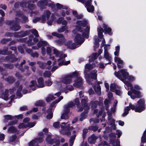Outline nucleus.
Returning <instances> with one entry per match:
<instances>
[{
    "mask_svg": "<svg viewBox=\"0 0 146 146\" xmlns=\"http://www.w3.org/2000/svg\"><path fill=\"white\" fill-rule=\"evenodd\" d=\"M115 75L125 84V88L126 90H128L130 89L131 90V91H129L127 94L130 96L132 99H134L136 98H139L141 97L140 92L138 91L132 89L133 85L131 83L126 80L127 79L130 82L134 81L135 80V78L134 76H129L128 73L125 69L120 70L117 72H115Z\"/></svg>",
    "mask_w": 146,
    "mask_h": 146,
    "instance_id": "f257e3e1",
    "label": "nucleus"
},
{
    "mask_svg": "<svg viewBox=\"0 0 146 146\" xmlns=\"http://www.w3.org/2000/svg\"><path fill=\"white\" fill-rule=\"evenodd\" d=\"M76 24L77 25L72 31L75 34L74 40L77 45H81L84 41L83 37L87 38H88L90 27L88 26H86V29L84 30H82V27H85L88 24L87 21L85 20L78 21L76 22Z\"/></svg>",
    "mask_w": 146,
    "mask_h": 146,
    "instance_id": "f03ea898",
    "label": "nucleus"
},
{
    "mask_svg": "<svg viewBox=\"0 0 146 146\" xmlns=\"http://www.w3.org/2000/svg\"><path fill=\"white\" fill-rule=\"evenodd\" d=\"M79 74L75 71L70 74L64 76L60 80L61 82L67 84H70L72 82V78L74 79V86L76 88L81 86L82 84V78L79 76Z\"/></svg>",
    "mask_w": 146,
    "mask_h": 146,
    "instance_id": "7ed1b4c3",
    "label": "nucleus"
},
{
    "mask_svg": "<svg viewBox=\"0 0 146 146\" xmlns=\"http://www.w3.org/2000/svg\"><path fill=\"white\" fill-rule=\"evenodd\" d=\"M145 102L143 100L140 99L137 102V105L135 107L134 105L130 103L129 106L126 107L124 109V112L122 114V116H124L129 113L130 109L132 110H135L136 112H141L145 109Z\"/></svg>",
    "mask_w": 146,
    "mask_h": 146,
    "instance_id": "20e7f679",
    "label": "nucleus"
},
{
    "mask_svg": "<svg viewBox=\"0 0 146 146\" xmlns=\"http://www.w3.org/2000/svg\"><path fill=\"white\" fill-rule=\"evenodd\" d=\"M95 66V65L92 64L91 65L90 63L86 64L85 66L84 74L85 78L87 82L89 84H90L91 83L90 81L91 79L93 80L96 79L97 78V71L96 70H94L90 72L89 74H87V73L88 70L93 68Z\"/></svg>",
    "mask_w": 146,
    "mask_h": 146,
    "instance_id": "39448f33",
    "label": "nucleus"
},
{
    "mask_svg": "<svg viewBox=\"0 0 146 146\" xmlns=\"http://www.w3.org/2000/svg\"><path fill=\"white\" fill-rule=\"evenodd\" d=\"M37 0H32V1H30V2H27L25 1H23L22 2H17L16 3L15 5V7H18L19 5L23 7H26V9L25 10L27 11V9H31L32 10L34 9L35 8V5L33 4L30 3L31 2H32L34 3Z\"/></svg>",
    "mask_w": 146,
    "mask_h": 146,
    "instance_id": "423d86ee",
    "label": "nucleus"
},
{
    "mask_svg": "<svg viewBox=\"0 0 146 146\" xmlns=\"http://www.w3.org/2000/svg\"><path fill=\"white\" fill-rule=\"evenodd\" d=\"M62 124L60 125L62 129L60 133L63 135H70L71 131L74 128L72 126L70 127L68 122H62Z\"/></svg>",
    "mask_w": 146,
    "mask_h": 146,
    "instance_id": "0eeeda50",
    "label": "nucleus"
},
{
    "mask_svg": "<svg viewBox=\"0 0 146 146\" xmlns=\"http://www.w3.org/2000/svg\"><path fill=\"white\" fill-rule=\"evenodd\" d=\"M53 3L52 2L50 3L49 1L46 0H42L38 2L37 6L40 7L41 10L45 9L47 6L50 7L52 9H54L55 6Z\"/></svg>",
    "mask_w": 146,
    "mask_h": 146,
    "instance_id": "6e6552de",
    "label": "nucleus"
},
{
    "mask_svg": "<svg viewBox=\"0 0 146 146\" xmlns=\"http://www.w3.org/2000/svg\"><path fill=\"white\" fill-rule=\"evenodd\" d=\"M74 105V104L72 102H70L64 106V112L61 117L62 119H67L68 118V113L69 112V108H71Z\"/></svg>",
    "mask_w": 146,
    "mask_h": 146,
    "instance_id": "1a4fd4ad",
    "label": "nucleus"
},
{
    "mask_svg": "<svg viewBox=\"0 0 146 146\" xmlns=\"http://www.w3.org/2000/svg\"><path fill=\"white\" fill-rule=\"evenodd\" d=\"M48 45V43L46 41L40 40L37 44V46H33V49L34 50L38 49V48L42 47L41 50V54L43 56H44L46 54L45 48L44 47V46Z\"/></svg>",
    "mask_w": 146,
    "mask_h": 146,
    "instance_id": "9d476101",
    "label": "nucleus"
},
{
    "mask_svg": "<svg viewBox=\"0 0 146 146\" xmlns=\"http://www.w3.org/2000/svg\"><path fill=\"white\" fill-rule=\"evenodd\" d=\"M83 3H85V6L87 11L89 12H92L94 10V7L93 5H91L92 0H77Z\"/></svg>",
    "mask_w": 146,
    "mask_h": 146,
    "instance_id": "9b49d317",
    "label": "nucleus"
},
{
    "mask_svg": "<svg viewBox=\"0 0 146 146\" xmlns=\"http://www.w3.org/2000/svg\"><path fill=\"white\" fill-rule=\"evenodd\" d=\"M53 53L56 57L58 58L57 59L58 62L67 56L66 54H63L61 52L59 51L56 48H54L53 49Z\"/></svg>",
    "mask_w": 146,
    "mask_h": 146,
    "instance_id": "f8f14e48",
    "label": "nucleus"
},
{
    "mask_svg": "<svg viewBox=\"0 0 146 146\" xmlns=\"http://www.w3.org/2000/svg\"><path fill=\"white\" fill-rule=\"evenodd\" d=\"M52 35L54 36H56L59 38V40L55 41L56 43L58 44L61 45L66 41V39L64 36L61 34L54 32L52 33Z\"/></svg>",
    "mask_w": 146,
    "mask_h": 146,
    "instance_id": "ddd939ff",
    "label": "nucleus"
},
{
    "mask_svg": "<svg viewBox=\"0 0 146 146\" xmlns=\"http://www.w3.org/2000/svg\"><path fill=\"white\" fill-rule=\"evenodd\" d=\"M56 6L58 9H60L61 8L64 9V10H63L61 12V14L63 16H65L66 14L67 15L69 14V10L67 7L64 6L58 3H57L56 4Z\"/></svg>",
    "mask_w": 146,
    "mask_h": 146,
    "instance_id": "4468645a",
    "label": "nucleus"
},
{
    "mask_svg": "<svg viewBox=\"0 0 146 146\" xmlns=\"http://www.w3.org/2000/svg\"><path fill=\"white\" fill-rule=\"evenodd\" d=\"M46 141L47 143L49 144H55L56 146H58L60 143L59 140L58 139H51V135H48L47 136L46 139Z\"/></svg>",
    "mask_w": 146,
    "mask_h": 146,
    "instance_id": "2eb2a0df",
    "label": "nucleus"
},
{
    "mask_svg": "<svg viewBox=\"0 0 146 146\" xmlns=\"http://www.w3.org/2000/svg\"><path fill=\"white\" fill-rule=\"evenodd\" d=\"M88 101V97H84V98H83L82 100V107L83 108H81L83 109V110H84L85 111V113H87L88 110L89 108V104L86 103V102Z\"/></svg>",
    "mask_w": 146,
    "mask_h": 146,
    "instance_id": "dca6fc26",
    "label": "nucleus"
},
{
    "mask_svg": "<svg viewBox=\"0 0 146 146\" xmlns=\"http://www.w3.org/2000/svg\"><path fill=\"white\" fill-rule=\"evenodd\" d=\"M43 141L42 137L36 138L32 141L29 144V146H38V144Z\"/></svg>",
    "mask_w": 146,
    "mask_h": 146,
    "instance_id": "f3484780",
    "label": "nucleus"
},
{
    "mask_svg": "<svg viewBox=\"0 0 146 146\" xmlns=\"http://www.w3.org/2000/svg\"><path fill=\"white\" fill-rule=\"evenodd\" d=\"M107 113L108 115V120L109 123L113 127H114L113 129H115V120L112 118L111 113L109 111H108Z\"/></svg>",
    "mask_w": 146,
    "mask_h": 146,
    "instance_id": "a211bd4d",
    "label": "nucleus"
},
{
    "mask_svg": "<svg viewBox=\"0 0 146 146\" xmlns=\"http://www.w3.org/2000/svg\"><path fill=\"white\" fill-rule=\"evenodd\" d=\"M51 15V13L48 10H46L44 12V15L40 17V21L42 22L45 21L47 19L49 18Z\"/></svg>",
    "mask_w": 146,
    "mask_h": 146,
    "instance_id": "6ab92c4d",
    "label": "nucleus"
},
{
    "mask_svg": "<svg viewBox=\"0 0 146 146\" xmlns=\"http://www.w3.org/2000/svg\"><path fill=\"white\" fill-rule=\"evenodd\" d=\"M114 61L117 63V67L118 68H121L123 67V61L118 57L115 56L114 58Z\"/></svg>",
    "mask_w": 146,
    "mask_h": 146,
    "instance_id": "aec40b11",
    "label": "nucleus"
},
{
    "mask_svg": "<svg viewBox=\"0 0 146 146\" xmlns=\"http://www.w3.org/2000/svg\"><path fill=\"white\" fill-rule=\"evenodd\" d=\"M107 146H120V141L118 139L115 141L114 139H111L110 143L107 145Z\"/></svg>",
    "mask_w": 146,
    "mask_h": 146,
    "instance_id": "412c9836",
    "label": "nucleus"
},
{
    "mask_svg": "<svg viewBox=\"0 0 146 146\" xmlns=\"http://www.w3.org/2000/svg\"><path fill=\"white\" fill-rule=\"evenodd\" d=\"M104 57L106 59L109 61H110L111 60V57L108 52L106 46L104 47Z\"/></svg>",
    "mask_w": 146,
    "mask_h": 146,
    "instance_id": "4be33fe9",
    "label": "nucleus"
},
{
    "mask_svg": "<svg viewBox=\"0 0 146 146\" xmlns=\"http://www.w3.org/2000/svg\"><path fill=\"white\" fill-rule=\"evenodd\" d=\"M73 88L71 86V88H67V87H63L62 86L61 87L60 89V90L62 92H64L66 94L69 91H71L73 90Z\"/></svg>",
    "mask_w": 146,
    "mask_h": 146,
    "instance_id": "5701e85b",
    "label": "nucleus"
},
{
    "mask_svg": "<svg viewBox=\"0 0 146 146\" xmlns=\"http://www.w3.org/2000/svg\"><path fill=\"white\" fill-rule=\"evenodd\" d=\"M38 84L36 86L39 88H42L44 86L43 78H40L37 80Z\"/></svg>",
    "mask_w": 146,
    "mask_h": 146,
    "instance_id": "b1692460",
    "label": "nucleus"
},
{
    "mask_svg": "<svg viewBox=\"0 0 146 146\" xmlns=\"http://www.w3.org/2000/svg\"><path fill=\"white\" fill-rule=\"evenodd\" d=\"M8 22H9V24L11 25H13V26L11 28L12 30L14 31H16L19 30L20 29V27L18 24H16L13 25L14 23L11 21L8 22Z\"/></svg>",
    "mask_w": 146,
    "mask_h": 146,
    "instance_id": "393cba45",
    "label": "nucleus"
},
{
    "mask_svg": "<svg viewBox=\"0 0 146 146\" xmlns=\"http://www.w3.org/2000/svg\"><path fill=\"white\" fill-rule=\"evenodd\" d=\"M97 139V137L94 135H92L88 138V142L90 143H95Z\"/></svg>",
    "mask_w": 146,
    "mask_h": 146,
    "instance_id": "a878e982",
    "label": "nucleus"
},
{
    "mask_svg": "<svg viewBox=\"0 0 146 146\" xmlns=\"http://www.w3.org/2000/svg\"><path fill=\"white\" fill-rule=\"evenodd\" d=\"M119 86L115 84L112 83L110 86V90L113 92H115L116 90L118 89Z\"/></svg>",
    "mask_w": 146,
    "mask_h": 146,
    "instance_id": "bb28decb",
    "label": "nucleus"
},
{
    "mask_svg": "<svg viewBox=\"0 0 146 146\" xmlns=\"http://www.w3.org/2000/svg\"><path fill=\"white\" fill-rule=\"evenodd\" d=\"M46 50L47 54H48L49 55L50 58V59H52V60H54V57L53 56H52L51 54H50L51 51V47L49 46L47 47Z\"/></svg>",
    "mask_w": 146,
    "mask_h": 146,
    "instance_id": "cd10ccee",
    "label": "nucleus"
},
{
    "mask_svg": "<svg viewBox=\"0 0 146 146\" xmlns=\"http://www.w3.org/2000/svg\"><path fill=\"white\" fill-rule=\"evenodd\" d=\"M56 22L58 24L61 23L62 25H65V26L67 24V21L64 20L63 18H60Z\"/></svg>",
    "mask_w": 146,
    "mask_h": 146,
    "instance_id": "c85d7f7f",
    "label": "nucleus"
},
{
    "mask_svg": "<svg viewBox=\"0 0 146 146\" xmlns=\"http://www.w3.org/2000/svg\"><path fill=\"white\" fill-rule=\"evenodd\" d=\"M17 88L18 89L17 90V96L19 97V98H20L22 96V95L21 93V91L22 88V85H20L17 86Z\"/></svg>",
    "mask_w": 146,
    "mask_h": 146,
    "instance_id": "c756f323",
    "label": "nucleus"
},
{
    "mask_svg": "<svg viewBox=\"0 0 146 146\" xmlns=\"http://www.w3.org/2000/svg\"><path fill=\"white\" fill-rule=\"evenodd\" d=\"M103 27L104 28V29L106 32H107L109 35H111V29L110 28L108 27V26L105 24H103Z\"/></svg>",
    "mask_w": 146,
    "mask_h": 146,
    "instance_id": "7c9ffc66",
    "label": "nucleus"
},
{
    "mask_svg": "<svg viewBox=\"0 0 146 146\" xmlns=\"http://www.w3.org/2000/svg\"><path fill=\"white\" fill-rule=\"evenodd\" d=\"M72 42L71 41H69L68 42V46L69 48L74 49H75L76 47H76V46L75 43H73L72 44Z\"/></svg>",
    "mask_w": 146,
    "mask_h": 146,
    "instance_id": "2f4dec72",
    "label": "nucleus"
},
{
    "mask_svg": "<svg viewBox=\"0 0 146 146\" xmlns=\"http://www.w3.org/2000/svg\"><path fill=\"white\" fill-rule=\"evenodd\" d=\"M52 109L49 108L47 111L48 113V115L46 116V118L47 119H50L52 118L53 116L52 113Z\"/></svg>",
    "mask_w": 146,
    "mask_h": 146,
    "instance_id": "473e14b6",
    "label": "nucleus"
},
{
    "mask_svg": "<svg viewBox=\"0 0 146 146\" xmlns=\"http://www.w3.org/2000/svg\"><path fill=\"white\" fill-rule=\"evenodd\" d=\"M70 63V61L69 60L64 62V61L62 59L59 62L58 64L59 66L62 65H66L69 64Z\"/></svg>",
    "mask_w": 146,
    "mask_h": 146,
    "instance_id": "72a5a7b5",
    "label": "nucleus"
},
{
    "mask_svg": "<svg viewBox=\"0 0 146 146\" xmlns=\"http://www.w3.org/2000/svg\"><path fill=\"white\" fill-rule=\"evenodd\" d=\"M29 32L28 31H26L25 32V33H23V32H22V35L21 34V33H15V36H19L20 37H23L25 35H28L29 34Z\"/></svg>",
    "mask_w": 146,
    "mask_h": 146,
    "instance_id": "f704fd0d",
    "label": "nucleus"
},
{
    "mask_svg": "<svg viewBox=\"0 0 146 146\" xmlns=\"http://www.w3.org/2000/svg\"><path fill=\"white\" fill-rule=\"evenodd\" d=\"M94 90L96 93L98 95H100L101 93V88L99 84L94 87Z\"/></svg>",
    "mask_w": 146,
    "mask_h": 146,
    "instance_id": "c9c22d12",
    "label": "nucleus"
},
{
    "mask_svg": "<svg viewBox=\"0 0 146 146\" xmlns=\"http://www.w3.org/2000/svg\"><path fill=\"white\" fill-rule=\"evenodd\" d=\"M103 32V30L102 28H100L98 29V35L100 38H103V35L102 33Z\"/></svg>",
    "mask_w": 146,
    "mask_h": 146,
    "instance_id": "e433bc0d",
    "label": "nucleus"
},
{
    "mask_svg": "<svg viewBox=\"0 0 146 146\" xmlns=\"http://www.w3.org/2000/svg\"><path fill=\"white\" fill-rule=\"evenodd\" d=\"M4 119L3 121L5 123L7 122L8 120L12 119L13 118V116L11 115H7L4 116Z\"/></svg>",
    "mask_w": 146,
    "mask_h": 146,
    "instance_id": "4c0bfd02",
    "label": "nucleus"
},
{
    "mask_svg": "<svg viewBox=\"0 0 146 146\" xmlns=\"http://www.w3.org/2000/svg\"><path fill=\"white\" fill-rule=\"evenodd\" d=\"M8 92V91L7 90H6L5 92L2 95L1 98L5 100H7L9 96Z\"/></svg>",
    "mask_w": 146,
    "mask_h": 146,
    "instance_id": "58836bf2",
    "label": "nucleus"
},
{
    "mask_svg": "<svg viewBox=\"0 0 146 146\" xmlns=\"http://www.w3.org/2000/svg\"><path fill=\"white\" fill-rule=\"evenodd\" d=\"M98 56L97 55V54L96 53H95L92 54L90 56V59L89 60L90 62L91 61H93L94 60L96 59Z\"/></svg>",
    "mask_w": 146,
    "mask_h": 146,
    "instance_id": "ea45409f",
    "label": "nucleus"
},
{
    "mask_svg": "<svg viewBox=\"0 0 146 146\" xmlns=\"http://www.w3.org/2000/svg\"><path fill=\"white\" fill-rule=\"evenodd\" d=\"M76 136V134H74L71 137L69 140L70 146H72L73 145Z\"/></svg>",
    "mask_w": 146,
    "mask_h": 146,
    "instance_id": "a19ab883",
    "label": "nucleus"
},
{
    "mask_svg": "<svg viewBox=\"0 0 146 146\" xmlns=\"http://www.w3.org/2000/svg\"><path fill=\"white\" fill-rule=\"evenodd\" d=\"M31 84H30L29 86L30 88L33 90H36V87L35 86L36 85V82L34 81H32L31 82Z\"/></svg>",
    "mask_w": 146,
    "mask_h": 146,
    "instance_id": "79ce46f5",
    "label": "nucleus"
},
{
    "mask_svg": "<svg viewBox=\"0 0 146 146\" xmlns=\"http://www.w3.org/2000/svg\"><path fill=\"white\" fill-rule=\"evenodd\" d=\"M115 51L114 52V54L116 56H118L120 51V46H117L115 47Z\"/></svg>",
    "mask_w": 146,
    "mask_h": 146,
    "instance_id": "37998d69",
    "label": "nucleus"
},
{
    "mask_svg": "<svg viewBox=\"0 0 146 146\" xmlns=\"http://www.w3.org/2000/svg\"><path fill=\"white\" fill-rule=\"evenodd\" d=\"M17 129L13 126L10 127L8 129V131L9 133H13L16 132Z\"/></svg>",
    "mask_w": 146,
    "mask_h": 146,
    "instance_id": "c03bdc74",
    "label": "nucleus"
},
{
    "mask_svg": "<svg viewBox=\"0 0 146 146\" xmlns=\"http://www.w3.org/2000/svg\"><path fill=\"white\" fill-rule=\"evenodd\" d=\"M44 104V102L42 100L38 101L35 103V106H43Z\"/></svg>",
    "mask_w": 146,
    "mask_h": 146,
    "instance_id": "a18cd8bd",
    "label": "nucleus"
},
{
    "mask_svg": "<svg viewBox=\"0 0 146 146\" xmlns=\"http://www.w3.org/2000/svg\"><path fill=\"white\" fill-rule=\"evenodd\" d=\"M146 142V129L143 132V135L141 137V142L145 143Z\"/></svg>",
    "mask_w": 146,
    "mask_h": 146,
    "instance_id": "49530a36",
    "label": "nucleus"
},
{
    "mask_svg": "<svg viewBox=\"0 0 146 146\" xmlns=\"http://www.w3.org/2000/svg\"><path fill=\"white\" fill-rule=\"evenodd\" d=\"M57 13H55L54 15H53L51 16L52 20L49 21L47 22V24L48 25H51L52 24V23L53 22V20L56 19V18L54 17V16L55 15H57Z\"/></svg>",
    "mask_w": 146,
    "mask_h": 146,
    "instance_id": "de8ad7c7",
    "label": "nucleus"
},
{
    "mask_svg": "<svg viewBox=\"0 0 146 146\" xmlns=\"http://www.w3.org/2000/svg\"><path fill=\"white\" fill-rule=\"evenodd\" d=\"M38 41V39L36 38H33V41L34 42H31L32 41V39H30L28 41V45L29 46H31L34 44L36 42Z\"/></svg>",
    "mask_w": 146,
    "mask_h": 146,
    "instance_id": "09e8293b",
    "label": "nucleus"
},
{
    "mask_svg": "<svg viewBox=\"0 0 146 146\" xmlns=\"http://www.w3.org/2000/svg\"><path fill=\"white\" fill-rule=\"evenodd\" d=\"M54 97L53 95H49L46 98V100L47 102H48L54 100Z\"/></svg>",
    "mask_w": 146,
    "mask_h": 146,
    "instance_id": "8fccbe9b",
    "label": "nucleus"
},
{
    "mask_svg": "<svg viewBox=\"0 0 146 146\" xmlns=\"http://www.w3.org/2000/svg\"><path fill=\"white\" fill-rule=\"evenodd\" d=\"M63 98V97L62 96H61L58 99V100H56L55 101H54L53 103H52L51 105V106L52 107L53 106H54L55 104H56V103H58V102H59L61 100H62V99Z\"/></svg>",
    "mask_w": 146,
    "mask_h": 146,
    "instance_id": "3c124183",
    "label": "nucleus"
},
{
    "mask_svg": "<svg viewBox=\"0 0 146 146\" xmlns=\"http://www.w3.org/2000/svg\"><path fill=\"white\" fill-rule=\"evenodd\" d=\"M134 89H133V87L132 89L133 90H134L136 91H138L141 92L139 91H138L139 90H140L141 89V87L138 85H135L134 86ZM141 94V93H140ZM141 96L140 98H141L142 96L141 95Z\"/></svg>",
    "mask_w": 146,
    "mask_h": 146,
    "instance_id": "603ef678",
    "label": "nucleus"
},
{
    "mask_svg": "<svg viewBox=\"0 0 146 146\" xmlns=\"http://www.w3.org/2000/svg\"><path fill=\"white\" fill-rule=\"evenodd\" d=\"M68 29V27L66 25L62 27L60 29H58V31L59 33H62L64 32L66 29Z\"/></svg>",
    "mask_w": 146,
    "mask_h": 146,
    "instance_id": "864d4df0",
    "label": "nucleus"
},
{
    "mask_svg": "<svg viewBox=\"0 0 146 146\" xmlns=\"http://www.w3.org/2000/svg\"><path fill=\"white\" fill-rule=\"evenodd\" d=\"M75 102L76 104L77 105V108H78V111H83V109H82L80 107H79L78 105L79 103V99L78 98H76L75 100Z\"/></svg>",
    "mask_w": 146,
    "mask_h": 146,
    "instance_id": "5fc2aeb1",
    "label": "nucleus"
},
{
    "mask_svg": "<svg viewBox=\"0 0 146 146\" xmlns=\"http://www.w3.org/2000/svg\"><path fill=\"white\" fill-rule=\"evenodd\" d=\"M117 104V100H115L114 101L113 107L111 109V111L113 113H114L115 111V109L116 106Z\"/></svg>",
    "mask_w": 146,
    "mask_h": 146,
    "instance_id": "6e6d98bb",
    "label": "nucleus"
},
{
    "mask_svg": "<svg viewBox=\"0 0 146 146\" xmlns=\"http://www.w3.org/2000/svg\"><path fill=\"white\" fill-rule=\"evenodd\" d=\"M101 116H102L103 118H104L105 116V113L102 110L99 111L97 117L99 118Z\"/></svg>",
    "mask_w": 146,
    "mask_h": 146,
    "instance_id": "4d7b16f0",
    "label": "nucleus"
},
{
    "mask_svg": "<svg viewBox=\"0 0 146 146\" xmlns=\"http://www.w3.org/2000/svg\"><path fill=\"white\" fill-rule=\"evenodd\" d=\"M36 37H38L39 36L37 31L35 29H33L29 30Z\"/></svg>",
    "mask_w": 146,
    "mask_h": 146,
    "instance_id": "13d9d810",
    "label": "nucleus"
},
{
    "mask_svg": "<svg viewBox=\"0 0 146 146\" xmlns=\"http://www.w3.org/2000/svg\"><path fill=\"white\" fill-rule=\"evenodd\" d=\"M115 94L117 95L121 96L122 93V92L120 90V88L119 87L118 89L116 90L115 92Z\"/></svg>",
    "mask_w": 146,
    "mask_h": 146,
    "instance_id": "bf43d9fd",
    "label": "nucleus"
},
{
    "mask_svg": "<svg viewBox=\"0 0 146 146\" xmlns=\"http://www.w3.org/2000/svg\"><path fill=\"white\" fill-rule=\"evenodd\" d=\"M36 124V122H30L29 123L27 124V127H33L35 126V125Z\"/></svg>",
    "mask_w": 146,
    "mask_h": 146,
    "instance_id": "052dcab7",
    "label": "nucleus"
},
{
    "mask_svg": "<svg viewBox=\"0 0 146 146\" xmlns=\"http://www.w3.org/2000/svg\"><path fill=\"white\" fill-rule=\"evenodd\" d=\"M6 80L9 83H12L15 81V79L13 77H10L6 79Z\"/></svg>",
    "mask_w": 146,
    "mask_h": 146,
    "instance_id": "680f3d73",
    "label": "nucleus"
},
{
    "mask_svg": "<svg viewBox=\"0 0 146 146\" xmlns=\"http://www.w3.org/2000/svg\"><path fill=\"white\" fill-rule=\"evenodd\" d=\"M86 113L84 111V113L83 112L81 115V117L80 119V121H82L84 119H85L86 118V116L85 115Z\"/></svg>",
    "mask_w": 146,
    "mask_h": 146,
    "instance_id": "e2e57ef3",
    "label": "nucleus"
},
{
    "mask_svg": "<svg viewBox=\"0 0 146 146\" xmlns=\"http://www.w3.org/2000/svg\"><path fill=\"white\" fill-rule=\"evenodd\" d=\"M51 74L49 71H46L44 74V76L46 77H49L51 76Z\"/></svg>",
    "mask_w": 146,
    "mask_h": 146,
    "instance_id": "0e129e2a",
    "label": "nucleus"
},
{
    "mask_svg": "<svg viewBox=\"0 0 146 146\" xmlns=\"http://www.w3.org/2000/svg\"><path fill=\"white\" fill-rule=\"evenodd\" d=\"M16 138V137L15 135H13L9 138V141L10 142H13L15 141Z\"/></svg>",
    "mask_w": 146,
    "mask_h": 146,
    "instance_id": "69168bd1",
    "label": "nucleus"
},
{
    "mask_svg": "<svg viewBox=\"0 0 146 146\" xmlns=\"http://www.w3.org/2000/svg\"><path fill=\"white\" fill-rule=\"evenodd\" d=\"M110 100L107 99H106L104 101V104L106 106V110H108V107L109 103L110 102Z\"/></svg>",
    "mask_w": 146,
    "mask_h": 146,
    "instance_id": "338daca9",
    "label": "nucleus"
},
{
    "mask_svg": "<svg viewBox=\"0 0 146 146\" xmlns=\"http://www.w3.org/2000/svg\"><path fill=\"white\" fill-rule=\"evenodd\" d=\"M90 122L91 123L92 121L94 123H98L99 122V120L98 119L95 118H91L90 120Z\"/></svg>",
    "mask_w": 146,
    "mask_h": 146,
    "instance_id": "774afa93",
    "label": "nucleus"
}]
</instances>
